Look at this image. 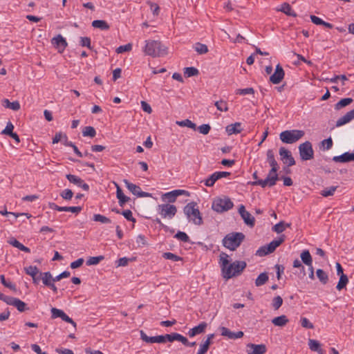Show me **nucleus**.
Segmentation results:
<instances>
[{"instance_id": "1", "label": "nucleus", "mask_w": 354, "mask_h": 354, "mask_svg": "<svg viewBox=\"0 0 354 354\" xmlns=\"http://www.w3.org/2000/svg\"><path fill=\"white\" fill-rule=\"evenodd\" d=\"M228 258L229 255L225 252H221L219 255L222 277L226 280L239 275L247 266L244 261H235L230 263Z\"/></svg>"}, {"instance_id": "2", "label": "nucleus", "mask_w": 354, "mask_h": 354, "mask_svg": "<svg viewBox=\"0 0 354 354\" xmlns=\"http://www.w3.org/2000/svg\"><path fill=\"white\" fill-rule=\"evenodd\" d=\"M267 161L271 167V169L269 171L267 177L264 180H259L252 183V185H259L264 188L267 186L271 187L276 185L279 180V176L277 171L279 168L277 162L274 158V154L272 149H268L266 153Z\"/></svg>"}, {"instance_id": "3", "label": "nucleus", "mask_w": 354, "mask_h": 354, "mask_svg": "<svg viewBox=\"0 0 354 354\" xmlns=\"http://www.w3.org/2000/svg\"><path fill=\"white\" fill-rule=\"evenodd\" d=\"M144 52L153 57H162L167 54V48L160 41L155 40L146 41Z\"/></svg>"}, {"instance_id": "4", "label": "nucleus", "mask_w": 354, "mask_h": 354, "mask_svg": "<svg viewBox=\"0 0 354 354\" xmlns=\"http://www.w3.org/2000/svg\"><path fill=\"white\" fill-rule=\"evenodd\" d=\"M245 235L242 232L227 234L223 239V245L226 248L234 251L243 241Z\"/></svg>"}, {"instance_id": "5", "label": "nucleus", "mask_w": 354, "mask_h": 354, "mask_svg": "<svg viewBox=\"0 0 354 354\" xmlns=\"http://www.w3.org/2000/svg\"><path fill=\"white\" fill-rule=\"evenodd\" d=\"M196 206L195 202L189 203L184 207L183 212L189 221L195 225H201L203 224V218L199 209Z\"/></svg>"}, {"instance_id": "6", "label": "nucleus", "mask_w": 354, "mask_h": 354, "mask_svg": "<svg viewBox=\"0 0 354 354\" xmlns=\"http://www.w3.org/2000/svg\"><path fill=\"white\" fill-rule=\"evenodd\" d=\"M304 134L305 133L302 130H286L280 133L279 138L283 143L293 144L300 140Z\"/></svg>"}, {"instance_id": "7", "label": "nucleus", "mask_w": 354, "mask_h": 354, "mask_svg": "<svg viewBox=\"0 0 354 354\" xmlns=\"http://www.w3.org/2000/svg\"><path fill=\"white\" fill-rule=\"evenodd\" d=\"M234 204L231 199L228 197L216 198L212 203V207L216 212L222 213L231 209Z\"/></svg>"}, {"instance_id": "8", "label": "nucleus", "mask_w": 354, "mask_h": 354, "mask_svg": "<svg viewBox=\"0 0 354 354\" xmlns=\"http://www.w3.org/2000/svg\"><path fill=\"white\" fill-rule=\"evenodd\" d=\"M285 235L282 234L277 239L272 241L267 245L261 247L257 251V254L260 257L266 256L273 252L275 249L279 246L285 241Z\"/></svg>"}, {"instance_id": "9", "label": "nucleus", "mask_w": 354, "mask_h": 354, "mask_svg": "<svg viewBox=\"0 0 354 354\" xmlns=\"http://www.w3.org/2000/svg\"><path fill=\"white\" fill-rule=\"evenodd\" d=\"M157 210L162 218L171 219L177 212V208L174 205L169 203L158 205Z\"/></svg>"}, {"instance_id": "10", "label": "nucleus", "mask_w": 354, "mask_h": 354, "mask_svg": "<svg viewBox=\"0 0 354 354\" xmlns=\"http://www.w3.org/2000/svg\"><path fill=\"white\" fill-rule=\"evenodd\" d=\"M299 152L302 160H309L313 159L314 157V151L310 141H306L305 142L299 145Z\"/></svg>"}, {"instance_id": "11", "label": "nucleus", "mask_w": 354, "mask_h": 354, "mask_svg": "<svg viewBox=\"0 0 354 354\" xmlns=\"http://www.w3.org/2000/svg\"><path fill=\"white\" fill-rule=\"evenodd\" d=\"M181 195L189 196V192L183 189H175L162 194V200L167 201L169 203H174L176 201L177 197Z\"/></svg>"}, {"instance_id": "12", "label": "nucleus", "mask_w": 354, "mask_h": 354, "mask_svg": "<svg viewBox=\"0 0 354 354\" xmlns=\"http://www.w3.org/2000/svg\"><path fill=\"white\" fill-rule=\"evenodd\" d=\"M50 312L52 319L61 318L63 321L72 324L74 328H76V323L71 317H69L62 310L56 308H52L50 309Z\"/></svg>"}, {"instance_id": "13", "label": "nucleus", "mask_w": 354, "mask_h": 354, "mask_svg": "<svg viewBox=\"0 0 354 354\" xmlns=\"http://www.w3.org/2000/svg\"><path fill=\"white\" fill-rule=\"evenodd\" d=\"M231 173L228 171H216L209 176L205 180V185L207 187H212L216 180L230 176Z\"/></svg>"}, {"instance_id": "14", "label": "nucleus", "mask_w": 354, "mask_h": 354, "mask_svg": "<svg viewBox=\"0 0 354 354\" xmlns=\"http://www.w3.org/2000/svg\"><path fill=\"white\" fill-rule=\"evenodd\" d=\"M239 213L240 214L241 218L243 219L244 223L252 227L255 224V218L253 216L250 214V213L245 210V207L243 205H241L239 207Z\"/></svg>"}, {"instance_id": "15", "label": "nucleus", "mask_w": 354, "mask_h": 354, "mask_svg": "<svg viewBox=\"0 0 354 354\" xmlns=\"http://www.w3.org/2000/svg\"><path fill=\"white\" fill-rule=\"evenodd\" d=\"M279 155L283 163L287 164L288 167H291L295 165V160L292 157L291 152L286 149L285 147H281L279 149Z\"/></svg>"}, {"instance_id": "16", "label": "nucleus", "mask_w": 354, "mask_h": 354, "mask_svg": "<svg viewBox=\"0 0 354 354\" xmlns=\"http://www.w3.org/2000/svg\"><path fill=\"white\" fill-rule=\"evenodd\" d=\"M248 354H265L267 351L265 344H248L246 346Z\"/></svg>"}, {"instance_id": "17", "label": "nucleus", "mask_w": 354, "mask_h": 354, "mask_svg": "<svg viewBox=\"0 0 354 354\" xmlns=\"http://www.w3.org/2000/svg\"><path fill=\"white\" fill-rule=\"evenodd\" d=\"M284 75L285 72L282 66L278 64L274 73L270 77V81L274 84H279L283 79Z\"/></svg>"}, {"instance_id": "18", "label": "nucleus", "mask_w": 354, "mask_h": 354, "mask_svg": "<svg viewBox=\"0 0 354 354\" xmlns=\"http://www.w3.org/2000/svg\"><path fill=\"white\" fill-rule=\"evenodd\" d=\"M52 44L58 50L59 53H62L68 46L65 38L61 35H57L51 39Z\"/></svg>"}, {"instance_id": "19", "label": "nucleus", "mask_w": 354, "mask_h": 354, "mask_svg": "<svg viewBox=\"0 0 354 354\" xmlns=\"http://www.w3.org/2000/svg\"><path fill=\"white\" fill-rule=\"evenodd\" d=\"M66 177L71 183L82 187L85 191H88V185L84 183V181L79 176L73 174H66Z\"/></svg>"}, {"instance_id": "20", "label": "nucleus", "mask_w": 354, "mask_h": 354, "mask_svg": "<svg viewBox=\"0 0 354 354\" xmlns=\"http://www.w3.org/2000/svg\"><path fill=\"white\" fill-rule=\"evenodd\" d=\"M207 327V324L205 322H203L200 323L198 326L191 328L188 331L187 334L190 337H193L197 335L203 333Z\"/></svg>"}, {"instance_id": "21", "label": "nucleus", "mask_w": 354, "mask_h": 354, "mask_svg": "<svg viewBox=\"0 0 354 354\" xmlns=\"http://www.w3.org/2000/svg\"><path fill=\"white\" fill-rule=\"evenodd\" d=\"M8 304L16 307L19 312H24L26 310H28V308H26V304L25 302L15 297H11L10 302Z\"/></svg>"}, {"instance_id": "22", "label": "nucleus", "mask_w": 354, "mask_h": 354, "mask_svg": "<svg viewBox=\"0 0 354 354\" xmlns=\"http://www.w3.org/2000/svg\"><path fill=\"white\" fill-rule=\"evenodd\" d=\"M354 119V109L339 118L336 122V127H341Z\"/></svg>"}, {"instance_id": "23", "label": "nucleus", "mask_w": 354, "mask_h": 354, "mask_svg": "<svg viewBox=\"0 0 354 354\" xmlns=\"http://www.w3.org/2000/svg\"><path fill=\"white\" fill-rule=\"evenodd\" d=\"M116 186V196L118 199L119 205L122 207L126 203H128L131 198L124 195L121 187L115 183Z\"/></svg>"}, {"instance_id": "24", "label": "nucleus", "mask_w": 354, "mask_h": 354, "mask_svg": "<svg viewBox=\"0 0 354 354\" xmlns=\"http://www.w3.org/2000/svg\"><path fill=\"white\" fill-rule=\"evenodd\" d=\"M308 346L312 351L317 352L318 354H325L324 351L321 348V344L317 340L309 339Z\"/></svg>"}, {"instance_id": "25", "label": "nucleus", "mask_w": 354, "mask_h": 354, "mask_svg": "<svg viewBox=\"0 0 354 354\" xmlns=\"http://www.w3.org/2000/svg\"><path fill=\"white\" fill-rule=\"evenodd\" d=\"M226 132L228 135L236 134L241 132V123L235 122L234 124H229L225 128Z\"/></svg>"}, {"instance_id": "26", "label": "nucleus", "mask_w": 354, "mask_h": 354, "mask_svg": "<svg viewBox=\"0 0 354 354\" xmlns=\"http://www.w3.org/2000/svg\"><path fill=\"white\" fill-rule=\"evenodd\" d=\"M8 243L10 245H12L13 247L17 248L19 250H20L21 251H24L25 252L29 253L30 252V248H28V247L24 245L22 243H21L19 241H18L16 239H15L13 237L10 238L8 241Z\"/></svg>"}, {"instance_id": "27", "label": "nucleus", "mask_w": 354, "mask_h": 354, "mask_svg": "<svg viewBox=\"0 0 354 354\" xmlns=\"http://www.w3.org/2000/svg\"><path fill=\"white\" fill-rule=\"evenodd\" d=\"M302 262L308 267L313 264V259L310 252L308 250H304L300 254Z\"/></svg>"}, {"instance_id": "28", "label": "nucleus", "mask_w": 354, "mask_h": 354, "mask_svg": "<svg viewBox=\"0 0 354 354\" xmlns=\"http://www.w3.org/2000/svg\"><path fill=\"white\" fill-rule=\"evenodd\" d=\"M289 322L287 317L284 315L274 317L272 323L277 326H283Z\"/></svg>"}, {"instance_id": "29", "label": "nucleus", "mask_w": 354, "mask_h": 354, "mask_svg": "<svg viewBox=\"0 0 354 354\" xmlns=\"http://www.w3.org/2000/svg\"><path fill=\"white\" fill-rule=\"evenodd\" d=\"M279 11L285 13L288 16L297 17V14L292 10L291 6L288 3H283L281 5V8L279 10Z\"/></svg>"}, {"instance_id": "30", "label": "nucleus", "mask_w": 354, "mask_h": 354, "mask_svg": "<svg viewBox=\"0 0 354 354\" xmlns=\"http://www.w3.org/2000/svg\"><path fill=\"white\" fill-rule=\"evenodd\" d=\"M92 26L102 30H109L110 28L107 22L104 20H94L92 22Z\"/></svg>"}, {"instance_id": "31", "label": "nucleus", "mask_w": 354, "mask_h": 354, "mask_svg": "<svg viewBox=\"0 0 354 354\" xmlns=\"http://www.w3.org/2000/svg\"><path fill=\"white\" fill-rule=\"evenodd\" d=\"M3 105L13 111H18L20 109V104L18 101L10 102L8 99H5L3 101Z\"/></svg>"}, {"instance_id": "32", "label": "nucleus", "mask_w": 354, "mask_h": 354, "mask_svg": "<svg viewBox=\"0 0 354 354\" xmlns=\"http://www.w3.org/2000/svg\"><path fill=\"white\" fill-rule=\"evenodd\" d=\"M316 274L319 281L322 284H326L328 283V275L324 270H323L322 269H317L316 271Z\"/></svg>"}, {"instance_id": "33", "label": "nucleus", "mask_w": 354, "mask_h": 354, "mask_svg": "<svg viewBox=\"0 0 354 354\" xmlns=\"http://www.w3.org/2000/svg\"><path fill=\"white\" fill-rule=\"evenodd\" d=\"M348 283V278L347 275L345 274H342V275H341L339 277V280L336 286V288L338 290H341L343 288H346Z\"/></svg>"}, {"instance_id": "34", "label": "nucleus", "mask_w": 354, "mask_h": 354, "mask_svg": "<svg viewBox=\"0 0 354 354\" xmlns=\"http://www.w3.org/2000/svg\"><path fill=\"white\" fill-rule=\"evenodd\" d=\"M268 275L267 272L261 273L255 280V285L261 286L264 285L268 281Z\"/></svg>"}, {"instance_id": "35", "label": "nucleus", "mask_w": 354, "mask_h": 354, "mask_svg": "<svg viewBox=\"0 0 354 354\" xmlns=\"http://www.w3.org/2000/svg\"><path fill=\"white\" fill-rule=\"evenodd\" d=\"M40 275H41V279L45 286H48L51 282H53L54 278L50 272H40Z\"/></svg>"}, {"instance_id": "36", "label": "nucleus", "mask_w": 354, "mask_h": 354, "mask_svg": "<svg viewBox=\"0 0 354 354\" xmlns=\"http://www.w3.org/2000/svg\"><path fill=\"white\" fill-rule=\"evenodd\" d=\"M124 183L127 188L134 195L137 196V193H139L140 187L133 183L129 182L127 180H124Z\"/></svg>"}, {"instance_id": "37", "label": "nucleus", "mask_w": 354, "mask_h": 354, "mask_svg": "<svg viewBox=\"0 0 354 354\" xmlns=\"http://www.w3.org/2000/svg\"><path fill=\"white\" fill-rule=\"evenodd\" d=\"M353 102V99L350 97L343 98L340 100L337 104L335 105V109L336 110H339L343 107H345L349 105Z\"/></svg>"}, {"instance_id": "38", "label": "nucleus", "mask_w": 354, "mask_h": 354, "mask_svg": "<svg viewBox=\"0 0 354 354\" xmlns=\"http://www.w3.org/2000/svg\"><path fill=\"white\" fill-rule=\"evenodd\" d=\"M219 330L221 331V334L222 336H225L228 337L231 339H235V333L231 331L230 329H228L226 327L221 326L219 328Z\"/></svg>"}, {"instance_id": "39", "label": "nucleus", "mask_w": 354, "mask_h": 354, "mask_svg": "<svg viewBox=\"0 0 354 354\" xmlns=\"http://www.w3.org/2000/svg\"><path fill=\"white\" fill-rule=\"evenodd\" d=\"M194 48L199 55H203L208 52L207 46L199 42L195 44Z\"/></svg>"}, {"instance_id": "40", "label": "nucleus", "mask_w": 354, "mask_h": 354, "mask_svg": "<svg viewBox=\"0 0 354 354\" xmlns=\"http://www.w3.org/2000/svg\"><path fill=\"white\" fill-rule=\"evenodd\" d=\"M176 124L180 127H187L192 129L196 130V125L195 123L192 122L190 120L186 119L182 121H177Z\"/></svg>"}, {"instance_id": "41", "label": "nucleus", "mask_w": 354, "mask_h": 354, "mask_svg": "<svg viewBox=\"0 0 354 354\" xmlns=\"http://www.w3.org/2000/svg\"><path fill=\"white\" fill-rule=\"evenodd\" d=\"M338 186H331L322 190L321 195L324 197H328L334 195L335 192L337 190Z\"/></svg>"}, {"instance_id": "42", "label": "nucleus", "mask_w": 354, "mask_h": 354, "mask_svg": "<svg viewBox=\"0 0 354 354\" xmlns=\"http://www.w3.org/2000/svg\"><path fill=\"white\" fill-rule=\"evenodd\" d=\"M82 135L83 136H88L91 138H93L96 135V131L94 127L88 126L84 128L82 131Z\"/></svg>"}, {"instance_id": "43", "label": "nucleus", "mask_w": 354, "mask_h": 354, "mask_svg": "<svg viewBox=\"0 0 354 354\" xmlns=\"http://www.w3.org/2000/svg\"><path fill=\"white\" fill-rule=\"evenodd\" d=\"M24 271L26 274L30 275L32 277H35V275H37L40 272L37 266H32L24 268Z\"/></svg>"}, {"instance_id": "44", "label": "nucleus", "mask_w": 354, "mask_h": 354, "mask_svg": "<svg viewBox=\"0 0 354 354\" xmlns=\"http://www.w3.org/2000/svg\"><path fill=\"white\" fill-rule=\"evenodd\" d=\"M104 259V257L100 255L97 257H91L86 261L87 266H93L98 264L101 261Z\"/></svg>"}, {"instance_id": "45", "label": "nucleus", "mask_w": 354, "mask_h": 354, "mask_svg": "<svg viewBox=\"0 0 354 354\" xmlns=\"http://www.w3.org/2000/svg\"><path fill=\"white\" fill-rule=\"evenodd\" d=\"M140 333L142 341L147 343H157V336L149 337L143 330H140Z\"/></svg>"}, {"instance_id": "46", "label": "nucleus", "mask_w": 354, "mask_h": 354, "mask_svg": "<svg viewBox=\"0 0 354 354\" xmlns=\"http://www.w3.org/2000/svg\"><path fill=\"white\" fill-rule=\"evenodd\" d=\"M162 257H164L166 259H169L173 261H183V258L174 254L171 252H164L162 254Z\"/></svg>"}, {"instance_id": "47", "label": "nucleus", "mask_w": 354, "mask_h": 354, "mask_svg": "<svg viewBox=\"0 0 354 354\" xmlns=\"http://www.w3.org/2000/svg\"><path fill=\"white\" fill-rule=\"evenodd\" d=\"M93 221L100 222L102 223H111V221L104 215L96 214L93 215Z\"/></svg>"}, {"instance_id": "48", "label": "nucleus", "mask_w": 354, "mask_h": 354, "mask_svg": "<svg viewBox=\"0 0 354 354\" xmlns=\"http://www.w3.org/2000/svg\"><path fill=\"white\" fill-rule=\"evenodd\" d=\"M283 304V299L281 296L274 297L272 301V306L274 310H278Z\"/></svg>"}, {"instance_id": "49", "label": "nucleus", "mask_w": 354, "mask_h": 354, "mask_svg": "<svg viewBox=\"0 0 354 354\" xmlns=\"http://www.w3.org/2000/svg\"><path fill=\"white\" fill-rule=\"evenodd\" d=\"M174 237L176 238L177 239L184 242V243H188L190 241V239H189V237L188 236V235L184 232H181V231H178L175 235H174Z\"/></svg>"}, {"instance_id": "50", "label": "nucleus", "mask_w": 354, "mask_h": 354, "mask_svg": "<svg viewBox=\"0 0 354 354\" xmlns=\"http://www.w3.org/2000/svg\"><path fill=\"white\" fill-rule=\"evenodd\" d=\"M184 73L187 77H189L196 76V75H198L199 71L195 67H187L185 68Z\"/></svg>"}, {"instance_id": "51", "label": "nucleus", "mask_w": 354, "mask_h": 354, "mask_svg": "<svg viewBox=\"0 0 354 354\" xmlns=\"http://www.w3.org/2000/svg\"><path fill=\"white\" fill-rule=\"evenodd\" d=\"M216 109L220 111H228V106L225 101L220 100L216 101L214 104Z\"/></svg>"}, {"instance_id": "52", "label": "nucleus", "mask_w": 354, "mask_h": 354, "mask_svg": "<svg viewBox=\"0 0 354 354\" xmlns=\"http://www.w3.org/2000/svg\"><path fill=\"white\" fill-rule=\"evenodd\" d=\"M61 197L64 200H71L73 196V192L71 189H66L60 193Z\"/></svg>"}, {"instance_id": "53", "label": "nucleus", "mask_w": 354, "mask_h": 354, "mask_svg": "<svg viewBox=\"0 0 354 354\" xmlns=\"http://www.w3.org/2000/svg\"><path fill=\"white\" fill-rule=\"evenodd\" d=\"M254 90L253 88H239L236 91V95H245L248 94H254Z\"/></svg>"}, {"instance_id": "54", "label": "nucleus", "mask_w": 354, "mask_h": 354, "mask_svg": "<svg viewBox=\"0 0 354 354\" xmlns=\"http://www.w3.org/2000/svg\"><path fill=\"white\" fill-rule=\"evenodd\" d=\"M132 49V44L129 43L126 45H124V46H120L119 47H118L116 48V53L120 54V53H124V52H129L130 50H131Z\"/></svg>"}, {"instance_id": "55", "label": "nucleus", "mask_w": 354, "mask_h": 354, "mask_svg": "<svg viewBox=\"0 0 354 354\" xmlns=\"http://www.w3.org/2000/svg\"><path fill=\"white\" fill-rule=\"evenodd\" d=\"M197 129L198 130V131L203 134V135H207L209 133V132L211 130V127L209 124H203L201 126H199Z\"/></svg>"}, {"instance_id": "56", "label": "nucleus", "mask_w": 354, "mask_h": 354, "mask_svg": "<svg viewBox=\"0 0 354 354\" xmlns=\"http://www.w3.org/2000/svg\"><path fill=\"white\" fill-rule=\"evenodd\" d=\"M80 44L82 47H87L89 49H91V39L88 37H81Z\"/></svg>"}, {"instance_id": "57", "label": "nucleus", "mask_w": 354, "mask_h": 354, "mask_svg": "<svg viewBox=\"0 0 354 354\" xmlns=\"http://www.w3.org/2000/svg\"><path fill=\"white\" fill-rule=\"evenodd\" d=\"M0 279H1V282L2 283V284L6 287V288H8L11 290H16V286L15 284H13L11 282H8L6 281V279H5V276L1 274L0 276Z\"/></svg>"}, {"instance_id": "58", "label": "nucleus", "mask_w": 354, "mask_h": 354, "mask_svg": "<svg viewBox=\"0 0 354 354\" xmlns=\"http://www.w3.org/2000/svg\"><path fill=\"white\" fill-rule=\"evenodd\" d=\"M300 322L301 326L305 328L313 329L314 328L313 324L306 317H301Z\"/></svg>"}, {"instance_id": "59", "label": "nucleus", "mask_w": 354, "mask_h": 354, "mask_svg": "<svg viewBox=\"0 0 354 354\" xmlns=\"http://www.w3.org/2000/svg\"><path fill=\"white\" fill-rule=\"evenodd\" d=\"M272 229L273 231L276 232L277 233H281L285 230V222L280 221L279 223L274 225Z\"/></svg>"}, {"instance_id": "60", "label": "nucleus", "mask_w": 354, "mask_h": 354, "mask_svg": "<svg viewBox=\"0 0 354 354\" xmlns=\"http://www.w3.org/2000/svg\"><path fill=\"white\" fill-rule=\"evenodd\" d=\"M121 214H122L124 216V217L128 220V221H132L133 223L136 222V218H133V215H132V212L131 210L129 209H126V210H124L121 212Z\"/></svg>"}, {"instance_id": "61", "label": "nucleus", "mask_w": 354, "mask_h": 354, "mask_svg": "<svg viewBox=\"0 0 354 354\" xmlns=\"http://www.w3.org/2000/svg\"><path fill=\"white\" fill-rule=\"evenodd\" d=\"M180 334L177 333H172L170 334H166L165 337L167 339V341L169 342H172L174 341H178Z\"/></svg>"}, {"instance_id": "62", "label": "nucleus", "mask_w": 354, "mask_h": 354, "mask_svg": "<svg viewBox=\"0 0 354 354\" xmlns=\"http://www.w3.org/2000/svg\"><path fill=\"white\" fill-rule=\"evenodd\" d=\"M324 149H330L333 146V140L331 138H328L322 141Z\"/></svg>"}, {"instance_id": "63", "label": "nucleus", "mask_w": 354, "mask_h": 354, "mask_svg": "<svg viewBox=\"0 0 354 354\" xmlns=\"http://www.w3.org/2000/svg\"><path fill=\"white\" fill-rule=\"evenodd\" d=\"M13 129H14L13 124L10 122H8L7 123L6 128L2 131V133L9 136L10 134H11L13 132Z\"/></svg>"}, {"instance_id": "64", "label": "nucleus", "mask_w": 354, "mask_h": 354, "mask_svg": "<svg viewBox=\"0 0 354 354\" xmlns=\"http://www.w3.org/2000/svg\"><path fill=\"white\" fill-rule=\"evenodd\" d=\"M212 344V342H209V340H205L203 343L200 345L199 350L202 351L204 353H207L209 348L210 345Z\"/></svg>"}]
</instances>
